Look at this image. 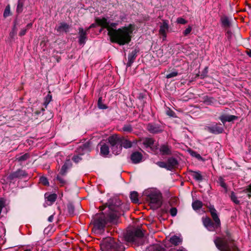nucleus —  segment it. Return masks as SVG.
I'll return each mask as SVG.
<instances>
[{
    "mask_svg": "<svg viewBox=\"0 0 251 251\" xmlns=\"http://www.w3.org/2000/svg\"><path fill=\"white\" fill-rule=\"evenodd\" d=\"M98 25L108 30V35L110 36L112 42H116L120 45L128 44L131 39V35L134 30V26L130 24L127 26H124L118 29L116 28L117 23H111L104 17L98 18L96 20Z\"/></svg>",
    "mask_w": 251,
    "mask_h": 251,
    "instance_id": "obj_1",
    "label": "nucleus"
},
{
    "mask_svg": "<svg viewBox=\"0 0 251 251\" xmlns=\"http://www.w3.org/2000/svg\"><path fill=\"white\" fill-rule=\"evenodd\" d=\"M177 209L175 207H173L170 209V212L172 216L174 217L176 215Z\"/></svg>",
    "mask_w": 251,
    "mask_h": 251,
    "instance_id": "obj_45",
    "label": "nucleus"
},
{
    "mask_svg": "<svg viewBox=\"0 0 251 251\" xmlns=\"http://www.w3.org/2000/svg\"><path fill=\"white\" fill-rule=\"evenodd\" d=\"M4 206V202L2 199L0 200V214L1 213L2 208Z\"/></svg>",
    "mask_w": 251,
    "mask_h": 251,
    "instance_id": "obj_52",
    "label": "nucleus"
},
{
    "mask_svg": "<svg viewBox=\"0 0 251 251\" xmlns=\"http://www.w3.org/2000/svg\"><path fill=\"white\" fill-rule=\"evenodd\" d=\"M26 176V174L25 173V171L22 170H18V171L13 173L10 176L12 178H21Z\"/></svg>",
    "mask_w": 251,
    "mask_h": 251,
    "instance_id": "obj_23",
    "label": "nucleus"
},
{
    "mask_svg": "<svg viewBox=\"0 0 251 251\" xmlns=\"http://www.w3.org/2000/svg\"><path fill=\"white\" fill-rule=\"evenodd\" d=\"M29 157L28 153H25L23 155H17L16 156V160L19 162H22L25 161Z\"/></svg>",
    "mask_w": 251,
    "mask_h": 251,
    "instance_id": "obj_28",
    "label": "nucleus"
},
{
    "mask_svg": "<svg viewBox=\"0 0 251 251\" xmlns=\"http://www.w3.org/2000/svg\"><path fill=\"white\" fill-rule=\"evenodd\" d=\"M45 197L46 199V203L44 204V206L46 207L47 205H51L56 200L57 198V195L55 194H49L46 193L45 194Z\"/></svg>",
    "mask_w": 251,
    "mask_h": 251,
    "instance_id": "obj_13",
    "label": "nucleus"
},
{
    "mask_svg": "<svg viewBox=\"0 0 251 251\" xmlns=\"http://www.w3.org/2000/svg\"><path fill=\"white\" fill-rule=\"evenodd\" d=\"M142 154L138 151H135L132 153L131 155V160L134 164L139 163L142 159Z\"/></svg>",
    "mask_w": 251,
    "mask_h": 251,
    "instance_id": "obj_17",
    "label": "nucleus"
},
{
    "mask_svg": "<svg viewBox=\"0 0 251 251\" xmlns=\"http://www.w3.org/2000/svg\"><path fill=\"white\" fill-rule=\"evenodd\" d=\"M110 140L112 143L115 141H119L118 143L121 144L122 147H123L126 149L129 148L132 146V143L130 141L117 135L110 136Z\"/></svg>",
    "mask_w": 251,
    "mask_h": 251,
    "instance_id": "obj_7",
    "label": "nucleus"
},
{
    "mask_svg": "<svg viewBox=\"0 0 251 251\" xmlns=\"http://www.w3.org/2000/svg\"><path fill=\"white\" fill-rule=\"evenodd\" d=\"M247 54L249 57H251V50L247 51Z\"/></svg>",
    "mask_w": 251,
    "mask_h": 251,
    "instance_id": "obj_59",
    "label": "nucleus"
},
{
    "mask_svg": "<svg viewBox=\"0 0 251 251\" xmlns=\"http://www.w3.org/2000/svg\"><path fill=\"white\" fill-rule=\"evenodd\" d=\"M25 0H18L16 12L18 13H21L23 10V7Z\"/></svg>",
    "mask_w": 251,
    "mask_h": 251,
    "instance_id": "obj_30",
    "label": "nucleus"
},
{
    "mask_svg": "<svg viewBox=\"0 0 251 251\" xmlns=\"http://www.w3.org/2000/svg\"><path fill=\"white\" fill-rule=\"evenodd\" d=\"M209 210L211 216L215 222L214 224L208 217L202 218V222L204 226L209 231H213L220 226V220L217 214V211L213 205L208 206Z\"/></svg>",
    "mask_w": 251,
    "mask_h": 251,
    "instance_id": "obj_3",
    "label": "nucleus"
},
{
    "mask_svg": "<svg viewBox=\"0 0 251 251\" xmlns=\"http://www.w3.org/2000/svg\"><path fill=\"white\" fill-rule=\"evenodd\" d=\"M221 22L222 26L224 27H229L230 26V22L227 16H223L221 18Z\"/></svg>",
    "mask_w": 251,
    "mask_h": 251,
    "instance_id": "obj_25",
    "label": "nucleus"
},
{
    "mask_svg": "<svg viewBox=\"0 0 251 251\" xmlns=\"http://www.w3.org/2000/svg\"><path fill=\"white\" fill-rule=\"evenodd\" d=\"M72 163L70 159L67 160L60 170V174L62 175L66 174L67 169L71 168Z\"/></svg>",
    "mask_w": 251,
    "mask_h": 251,
    "instance_id": "obj_22",
    "label": "nucleus"
},
{
    "mask_svg": "<svg viewBox=\"0 0 251 251\" xmlns=\"http://www.w3.org/2000/svg\"><path fill=\"white\" fill-rule=\"evenodd\" d=\"M176 251H187L186 249L183 248H180L178 249Z\"/></svg>",
    "mask_w": 251,
    "mask_h": 251,
    "instance_id": "obj_58",
    "label": "nucleus"
},
{
    "mask_svg": "<svg viewBox=\"0 0 251 251\" xmlns=\"http://www.w3.org/2000/svg\"><path fill=\"white\" fill-rule=\"evenodd\" d=\"M214 242L217 248L221 251H239L235 247L230 248L226 241L220 238L215 239Z\"/></svg>",
    "mask_w": 251,
    "mask_h": 251,
    "instance_id": "obj_6",
    "label": "nucleus"
},
{
    "mask_svg": "<svg viewBox=\"0 0 251 251\" xmlns=\"http://www.w3.org/2000/svg\"><path fill=\"white\" fill-rule=\"evenodd\" d=\"M98 106L100 109H105L107 108V106L102 102V98L100 97L99 99L98 102Z\"/></svg>",
    "mask_w": 251,
    "mask_h": 251,
    "instance_id": "obj_33",
    "label": "nucleus"
},
{
    "mask_svg": "<svg viewBox=\"0 0 251 251\" xmlns=\"http://www.w3.org/2000/svg\"><path fill=\"white\" fill-rule=\"evenodd\" d=\"M167 170L172 171L176 168L178 166V161L174 157H170L167 161Z\"/></svg>",
    "mask_w": 251,
    "mask_h": 251,
    "instance_id": "obj_14",
    "label": "nucleus"
},
{
    "mask_svg": "<svg viewBox=\"0 0 251 251\" xmlns=\"http://www.w3.org/2000/svg\"><path fill=\"white\" fill-rule=\"evenodd\" d=\"M124 131L130 132L132 131V129L130 125H125L123 127Z\"/></svg>",
    "mask_w": 251,
    "mask_h": 251,
    "instance_id": "obj_40",
    "label": "nucleus"
},
{
    "mask_svg": "<svg viewBox=\"0 0 251 251\" xmlns=\"http://www.w3.org/2000/svg\"><path fill=\"white\" fill-rule=\"evenodd\" d=\"M202 205V202L200 201H195L192 203L193 208L195 210L200 209Z\"/></svg>",
    "mask_w": 251,
    "mask_h": 251,
    "instance_id": "obj_32",
    "label": "nucleus"
},
{
    "mask_svg": "<svg viewBox=\"0 0 251 251\" xmlns=\"http://www.w3.org/2000/svg\"><path fill=\"white\" fill-rule=\"evenodd\" d=\"M144 195L151 203L157 204L159 203L161 198L160 192L156 189L151 188L146 190L144 192Z\"/></svg>",
    "mask_w": 251,
    "mask_h": 251,
    "instance_id": "obj_5",
    "label": "nucleus"
},
{
    "mask_svg": "<svg viewBox=\"0 0 251 251\" xmlns=\"http://www.w3.org/2000/svg\"><path fill=\"white\" fill-rule=\"evenodd\" d=\"M26 31H27V28H24L22 29L21 30V31L19 32V36H23L25 35V34Z\"/></svg>",
    "mask_w": 251,
    "mask_h": 251,
    "instance_id": "obj_50",
    "label": "nucleus"
},
{
    "mask_svg": "<svg viewBox=\"0 0 251 251\" xmlns=\"http://www.w3.org/2000/svg\"><path fill=\"white\" fill-rule=\"evenodd\" d=\"M160 34L162 36V39L163 41H164L166 39L167 33H164V34Z\"/></svg>",
    "mask_w": 251,
    "mask_h": 251,
    "instance_id": "obj_54",
    "label": "nucleus"
},
{
    "mask_svg": "<svg viewBox=\"0 0 251 251\" xmlns=\"http://www.w3.org/2000/svg\"><path fill=\"white\" fill-rule=\"evenodd\" d=\"M95 24H92V25H90L88 28H87L86 29V30H87V31H88L90 28H92V27H95Z\"/></svg>",
    "mask_w": 251,
    "mask_h": 251,
    "instance_id": "obj_57",
    "label": "nucleus"
},
{
    "mask_svg": "<svg viewBox=\"0 0 251 251\" xmlns=\"http://www.w3.org/2000/svg\"><path fill=\"white\" fill-rule=\"evenodd\" d=\"M208 129L210 132L214 134H220L224 131L223 127L217 124L208 127Z\"/></svg>",
    "mask_w": 251,
    "mask_h": 251,
    "instance_id": "obj_16",
    "label": "nucleus"
},
{
    "mask_svg": "<svg viewBox=\"0 0 251 251\" xmlns=\"http://www.w3.org/2000/svg\"><path fill=\"white\" fill-rule=\"evenodd\" d=\"M103 251H125V248L121 242H116L113 238H103L100 244Z\"/></svg>",
    "mask_w": 251,
    "mask_h": 251,
    "instance_id": "obj_2",
    "label": "nucleus"
},
{
    "mask_svg": "<svg viewBox=\"0 0 251 251\" xmlns=\"http://www.w3.org/2000/svg\"><path fill=\"white\" fill-rule=\"evenodd\" d=\"M106 223V220L104 215H102L99 216L94 222L95 227L100 231L103 229Z\"/></svg>",
    "mask_w": 251,
    "mask_h": 251,
    "instance_id": "obj_8",
    "label": "nucleus"
},
{
    "mask_svg": "<svg viewBox=\"0 0 251 251\" xmlns=\"http://www.w3.org/2000/svg\"><path fill=\"white\" fill-rule=\"evenodd\" d=\"M143 144L146 148H152L154 143V140L152 138H147L143 140Z\"/></svg>",
    "mask_w": 251,
    "mask_h": 251,
    "instance_id": "obj_26",
    "label": "nucleus"
},
{
    "mask_svg": "<svg viewBox=\"0 0 251 251\" xmlns=\"http://www.w3.org/2000/svg\"><path fill=\"white\" fill-rule=\"evenodd\" d=\"M15 28H16V26L15 25H14V26L13 27V29H12V31L10 33V36L11 37V38H13V36L16 34V30H15Z\"/></svg>",
    "mask_w": 251,
    "mask_h": 251,
    "instance_id": "obj_51",
    "label": "nucleus"
},
{
    "mask_svg": "<svg viewBox=\"0 0 251 251\" xmlns=\"http://www.w3.org/2000/svg\"><path fill=\"white\" fill-rule=\"evenodd\" d=\"M53 215H52L51 216H50L49 218H48V221L49 222H52V221H53Z\"/></svg>",
    "mask_w": 251,
    "mask_h": 251,
    "instance_id": "obj_56",
    "label": "nucleus"
},
{
    "mask_svg": "<svg viewBox=\"0 0 251 251\" xmlns=\"http://www.w3.org/2000/svg\"><path fill=\"white\" fill-rule=\"evenodd\" d=\"M32 24L31 23H29L26 25V27L25 28H27V30L28 29L31 28L32 27Z\"/></svg>",
    "mask_w": 251,
    "mask_h": 251,
    "instance_id": "obj_55",
    "label": "nucleus"
},
{
    "mask_svg": "<svg viewBox=\"0 0 251 251\" xmlns=\"http://www.w3.org/2000/svg\"><path fill=\"white\" fill-rule=\"evenodd\" d=\"M10 15V6L8 5L6 6L4 12H3V17L4 18H6L8 16H9Z\"/></svg>",
    "mask_w": 251,
    "mask_h": 251,
    "instance_id": "obj_34",
    "label": "nucleus"
},
{
    "mask_svg": "<svg viewBox=\"0 0 251 251\" xmlns=\"http://www.w3.org/2000/svg\"><path fill=\"white\" fill-rule=\"evenodd\" d=\"M138 52L139 50L136 49L129 53L128 55V61L126 64V66L127 67H130L133 63L137 56Z\"/></svg>",
    "mask_w": 251,
    "mask_h": 251,
    "instance_id": "obj_12",
    "label": "nucleus"
},
{
    "mask_svg": "<svg viewBox=\"0 0 251 251\" xmlns=\"http://www.w3.org/2000/svg\"><path fill=\"white\" fill-rule=\"evenodd\" d=\"M148 130L152 133H157L162 131L160 126L157 124H149L148 125Z\"/></svg>",
    "mask_w": 251,
    "mask_h": 251,
    "instance_id": "obj_15",
    "label": "nucleus"
},
{
    "mask_svg": "<svg viewBox=\"0 0 251 251\" xmlns=\"http://www.w3.org/2000/svg\"><path fill=\"white\" fill-rule=\"evenodd\" d=\"M40 182L45 186H48L49 185V182L48 179L45 176H42L40 178Z\"/></svg>",
    "mask_w": 251,
    "mask_h": 251,
    "instance_id": "obj_36",
    "label": "nucleus"
},
{
    "mask_svg": "<svg viewBox=\"0 0 251 251\" xmlns=\"http://www.w3.org/2000/svg\"><path fill=\"white\" fill-rule=\"evenodd\" d=\"M87 31L86 29L84 30L82 27L78 28V43L80 45H84L87 40Z\"/></svg>",
    "mask_w": 251,
    "mask_h": 251,
    "instance_id": "obj_10",
    "label": "nucleus"
},
{
    "mask_svg": "<svg viewBox=\"0 0 251 251\" xmlns=\"http://www.w3.org/2000/svg\"><path fill=\"white\" fill-rule=\"evenodd\" d=\"M182 239L180 236L174 235L170 239V242L175 246H177L181 243Z\"/></svg>",
    "mask_w": 251,
    "mask_h": 251,
    "instance_id": "obj_24",
    "label": "nucleus"
},
{
    "mask_svg": "<svg viewBox=\"0 0 251 251\" xmlns=\"http://www.w3.org/2000/svg\"><path fill=\"white\" fill-rule=\"evenodd\" d=\"M237 117L234 115L223 114L220 117L219 119L224 124L226 122H231L235 120Z\"/></svg>",
    "mask_w": 251,
    "mask_h": 251,
    "instance_id": "obj_18",
    "label": "nucleus"
},
{
    "mask_svg": "<svg viewBox=\"0 0 251 251\" xmlns=\"http://www.w3.org/2000/svg\"><path fill=\"white\" fill-rule=\"evenodd\" d=\"M191 172L192 176L195 180L199 181L202 180V176L200 172L191 171Z\"/></svg>",
    "mask_w": 251,
    "mask_h": 251,
    "instance_id": "obj_29",
    "label": "nucleus"
},
{
    "mask_svg": "<svg viewBox=\"0 0 251 251\" xmlns=\"http://www.w3.org/2000/svg\"><path fill=\"white\" fill-rule=\"evenodd\" d=\"M52 100V96L50 94V92L47 95L45 98V104L48 105Z\"/></svg>",
    "mask_w": 251,
    "mask_h": 251,
    "instance_id": "obj_39",
    "label": "nucleus"
},
{
    "mask_svg": "<svg viewBox=\"0 0 251 251\" xmlns=\"http://www.w3.org/2000/svg\"><path fill=\"white\" fill-rule=\"evenodd\" d=\"M166 114L170 116V117H175V112L171 110V109H169L168 110H167L166 111Z\"/></svg>",
    "mask_w": 251,
    "mask_h": 251,
    "instance_id": "obj_48",
    "label": "nucleus"
},
{
    "mask_svg": "<svg viewBox=\"0 0 251 251\" xmlns=\"http://www.w3.org/2000/svg\"><path fill=\"white\" fill-rule=\"evenodd\" d=\"M144 234L140 229L128 230L125 234L124 237L127 242H131L137 244L141 245L143 243V237Z\"/></svg>",
    "mask_w": 251,
    "mask_h": 251,
    "instance_id": "obj_4",
    "label": "nucleus"
},
{
    "mask_svg": "<svg viewBox=\"0 0 251 251\" xmlns=\"http://www.w3.org/2000/svg\"><path fill=\"white\" fill-rule=\"evenodd\" d=\"M81 160V158L78 155H75L73 158V160L75 163L78 162Z\"/></svg>",
    "mask_w": 251,
    "mask_h": 251,
    "instance_id": "obj_49",
    "label": "nucleus"
},
{
    "mask_svg": "<svg viewBox=\"0 0 251 251\" xmlns=\"http://www.w3.org/2000/svg\"><path fill=\"white\" fill-rule=\"evenodd\" d=\"M178 72L176 71H172L167 75V78L176 77L177 75Z\"/></svg>",
    "mask_w": 251,
    "mask_h": 251,
    "instance_id": "obj_37",
    "label": "nucleus"
},
{
    "mask_svg": "<svg viewBox=\"0 0 251 251\" xmlns=\"http://www.w3.org/2000/svg\"><path fill=\"white\" fill-rule=\"evenodd\" d=\"M57 179L59 181L61 186H63L66 183V181L60 176H57Z\"/></svg>",
    "mask_w": 251,
    "mask_h": 251,
    "instance_id": "obj_46",
    "label": "nucleus"
},
{
    "mask_svg": "<svg viewBox=\"0 0 251 251\" xmlns=\"http://www.w3.org/2000/svg\"><path fill=\"white\" fill-rule=\"evenodd\" d=\"M153 249L155 250V251H164L163 249H161L160 247L158 245L154 246Z\"/></svg>",
    "mask_w": 251,
    "mask_h": 251,
    "instance_id": "obj_53",
    "label": "nucleus"
},
{
    "mask_svg": "<svg viewBox=\"0 0 251 251\" xmlns=\"http://www.w3.org/2000/svg\"><path fill=\"white\" fill-rule=\"evenodd\" d=\"M192 29V28L191 26H188V27L185 29V30L183 31V35L184 36H187L190 33Z\"/></svg>",
    "mask_w": 251,
    "mask_h": 251,
    "instance_id": "obj_43",
    "label": "nucleus"
},
{
    "mask_svg": "<svg viewBox=\"0 0 251 251\" xmlns=\"http://www.w3.org/2000/svg\"><path fill=\"white\" fill-rule=\"evenodd\" d=\"M130 198L131 201L134 203H137L139 201L138 198V194L135 191H133L131 192L130 195Z\"/></svg>",
    "mask_w": 251,
    "mask_h": 251,
    "instance_id": "obj_31",
    "label": "nucleus"
},
{
    "mask_svg": "<svg viewBox=\"0 0 251 251\" xmlns=\"http://www.w3.org/2000/svg\"><path fill=\"white\" fill-rule=\"evenodd\" d=\"M208 67H205L203 69V71L201 73V75L203 77H206L207 74L208 73Z\"/></svg>",
    "mask_w": 251,
    "mask_h": 251,
    "instance_id": "obj_47",
    "label": "nucleus"
},
{
    "mask_svg": "<svg viewBox=\"0 0 251 251\" xmlns=\"http://www.w3.org/2000/svg\"><path fill=\"white\" fill-rule=\"evenodd\" d=\"M91 150V144L87 142L80 146L76 149V152L79 155H83L84 153L90 151Z\"/></svg>",
    "mask_w": 251,
    "mask_h": 251,
    "instance_id": "obj_11",
    "label": "nucleus"
},
{
    "mask_svg": "<svg viewBox=\"0 0 251 251\" xmlns=\"http://www.w3.org/2000/svg\"><path fill=\"white\" fill-rule=\"evenodd\" d=\"M169 28V22L167 20H163L162 24L160 26L159 33V34H164L167 33Z\"/></svg>",
    "mask_w": 251,
    "mask_h": 251,
    "instance_id": "obj_21",
    "label": "nucleus"
},
{
    "mask_svg": "<svg viewBox=\"0 0 251 251\" xmlns=\"http://www.w3.org/2000/svg\"><path fill=\"white\" fill-rule=\"evenodd\" d=\"M156 164L161 168H165L167 170V162L159 161L156 163Z\"/></svg>",
    "mask_w": 251,
    "mask_h": 251,
    "instance_id": "obj_38",
    "label": "nucleus"
},
{
    "mask_svg": "<svg viewBox=\"0 0 251 251\" xmlns=\"http://www.w3.org/2000/svg\"><path fill=\"white\" fill-rule=\"evenodd\" d=\"M117 214L113 212L109 214V220L111 221H113L117 219Z\"/></svg>",
    "mask_w": 251,
    "mask_h": 251,
    "instance_id": "obj_41",
    "label": "nucleus"
},
{
    "mask_svg": "<svg viewBox=\"0 0 251 251\" xmlns=\"http://www.w3.org/2000/svg\"><path fill=\"white\" fill-rule=\"evenodd\" d=\"M109 152V147L106 144L102 145L100 147V153L103 156H107Z\"/></svg>",
    "mask_w": 251,
    "mask_h": 251,
    "instance_id": "obj_27",
    "label": "nucleus"
},
{
    "mask_svg": "<svg viewBox=\"0 0 251 251\" xmlns=\"http://www.w3.org/2000/svg\"><path fill=\"white\" fill-rule=\"evenodd\" d=\"M69 25L68 24L65 23H61L59 25L56 27L55 29L59 33L61 32H67L69 31Z\"/></svg>",
    "mask_w": 251,
    "mask_h": 251,
    "instance_id": "obj_20",
    "label": "nucleus"
},
{
    "mask_svg": "<svg viewBox=\"0 0 251 251\" xmlns=\"http://www.w3.org/2000/svg\"><path fill=\"white\" fill-rule=\"evenodd\" d=\"M159 151L163 155H169L172 153L171 147L167 144L162 145L160 147Z\"/></svg>",
    "mask_w": 251,
    "mask_h": 251,
    "instance_id": "obj_19",
    "label": "nucleus"
},
{
    "mask_svg": "<svg viewBox=\"0 0 251 251\" xmlns=\"http://www.w3.org/2000/svg\"><path fill=\"white\" fill-rule=\"evenodd\" d=\"M108 142L111 145V149L112 152L115 155H118L120 153L122 150V147L120 144H119V141H115L113 143L111 142L110 140V136L108 138Z\"/></svg>",
    "mask_w": 251,
    "mask_h": 251,
    "instance_id": "obj_9",
    "label": "nucleus"
},
{
    "mask_svg": "<svg viewBox=\"0 0 251 251\" xmlns=\"http://www.w3.org/2000/svg\"><path fill=\"white\" fill-rule=\"evenodd\" d=\"M176 22L179 24L184 25L186 24L187 22L184 19L181 17H179L177 19Z\"/></svg>",
    "mask_w": 251,
    "mask_h": 251,
    "instance_id": "obj_42",
    "label": "nucleus"
},
{
    "mask_svg": "<svg viewBox=\"0 0 251 251\" xmlns=\"http://www.w3.org/2000/svg\"><path fill=\"white\" fill-rule=\"evenodd\" d=\"M218 183L220 184V186L222 187L225 189H226V183L225 182L224 179L222 177H220L218 179Z\"/></svg>",
    "mask_w": 251,
    "mask_h": 251,
    "instance_id": "obj_35",
    "label": "nucleus"
},
{
    "mask_svg": "<svg viewBox=\"0 0 251 251\" xmlns=\"http://www.w3.org/2000/svg\"><path fill=\"white\" fill-rule=\"evenodd\" d=\"M68 212L70 213V214L73 215L74 214L75 208L73 205H72V204L68 205Z\"/></svg>",
    "mask_w": 251,
    "mask_h": 251,
    "instance_id": "obj_44",
    "label": "nucleus"
}]
</instances>
